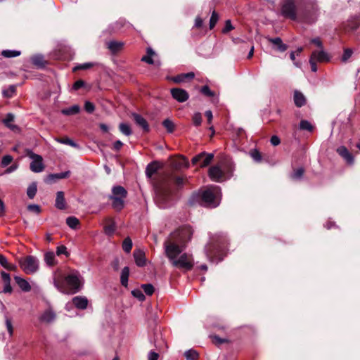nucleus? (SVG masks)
Wrapping results in <instances>:
<instances>
[{
    "instance_id": "1",
    "label": "nucleus",
    "mask_w": 360,
    "mask_h": 360,
    "mask_svg": "<svg viewBox=\"0 0 360 360\" xmlns=\"http://www.w3.org/2000/svg\"><path fill=\"white\" fill-rule=\"evenodd\" d=\"M193 231L190 226H182L174 231L164 243L165 253L172 264L179 269L190 270L193 266V259L191 255L183 253L185 243L191 240Z\"/></svg>"
},
{
    "instance_id": "2",
    "label": "nucleus",
    "mask_w": 360,
    "mask_h": 360,
    "mask_svg": "<svg viewBox=\"0 0 360 360\" xmlns=\"http://www.w3.org/2000/svg\"><path fill=\"white\" fill-rule=\"evenodd\" d=\"M319 8L315 1L307 2L302 10H299L294 0H283L281 15L293 21L312 24L319 15Z\"/></svg>"
},
{
    "instance_id": "3",
    "label": "nucleus",
    "mask_w": 360,
    "mask_h": 360,
    "mask_svg": "<svg viewBox=\"0 0 360 360\" xmlns=\"http://www.w3.org/2000/svg\"><path fill=\"white\" fill-rule=\"evenodd\" d=\"M83 283V277L76 270H71L63 278H56L53 280L56 288L64 294L78 292L82 288Z\"/></svg>"
},
{
    "instance_id": "4",
    "label": "nucleus",
    "mask_w": 360,
    "mask_h": 360,
    "mask_svg": "<svg viewBox=\"0 0 360 360\" xmlns=\"http://www.w3.org/2000/svg\"><path fill=\"white\" fill-rule=\"evenodd\" d=\"M171 184H174L176 189H179L184 185L185 179L182 176H173L169 178L165 185L160 186L156 188V201L162 208H165L169 205L173 193Z\"/></svg>"
},
{
    "instance_id": "5",
    "label": "nucleus",
    "mask_w": 360,
    "mask_h": 360,
    "mask_svg": "<svg viewBox=\"0 0 360 360\" xmlns=\"http://www.w3.org/2000/svg\"><path fill=\"white\" fill-rule=\"evenodd\" d=\"M221 195V193L219 187L212 186L202 193V205L207 207H216L219 205Z\"/></svg>"
},
{
    "instance_id": "6",
    "label": "nucleus",
    "mask_w": 360,
    "mask_h": 360,
    "mask_svg": "<svg viewBox=\"0 0 360 360\" xmlns=\"http://www.w3.org/2000/svg\"><path fill=\"white\" fill-rule=\"evenodd\" d=\"M19 266L27 274H32L39 269V260L37 257L29 255L18 260Z\"/></svg>"
},
{
    "instance_id": "7",
    "label": "nucleus",
    "mask_w": 360,
    "mask_h": 360,
    "mask_svg": "<svg viewBox=\"0 0 360 360\" xmlns=\"http://www.w3.org/2000/svg\"><path fill=\"white\" fill-rule=\"evenodd\" d=\"M29 158L32 160L30 168L34 173L41 172L44 169L42 157L32 152L28 153Z\"/></svg>"
},
{
    "instance_id": "8",
    "label": "nucleus",
    "mask_w": 360,
    "mask_h": 360,
    "mask_svg": "<svg viewBox=\"0 0 360 360\" xmlns=\"http://www.w3.org/2000/svg\"><path fill=\"white\" fill-rule=\"evenodd\" d=\"M213 158L214 154L203 152L193 157L192 159V163L195 165L200 162V167H205L210 164Z\"/></svg>"
},
{
    "instance_id": "9",
    "label": "nucleus",
    "mask_w": 360,
    "mask_h": 360,
    "mask_svg": "<svg viewBox=\"0 0 360 360\" xmlns=\"http://www.w3.org/2000/svg\"><path fill=\"white\" fill-rule=\"evenodd\" d=\"M206 255L207 258L211 262L218 263L223 259V257L225 255L224 250H222L219 246L214 248V250H210L208 248L206 249Z\"/></svg>"
},
{
    "instance_id": "10",
    "label": "nucleus",
    "mask_w": 360,
    "mask_h": 360,
    "mask_svg": "<svg viewBox=\"0 0 360 360\" xmlns=\"http://www.w3.org/2000/svg\"><path fill=\"white\" fill-rule=\"evenodd\" d=\"M208 175L211 180L214 181L219 182L226 180L224 171L218 165L211 167L208 171Z\"/></svg>"
},
{
    "instance_id": "11",
    "label": "nucleus",
    "mask_w": 360,
    "mask_h": 360,
    "mask_svg": "<svg viewBox=\"0 0 360 360\" xmlns=\"http://www.w3.org/2000/svg\"><path fill=\"white\" fill-rule=\"evenodd\" d=\"M170 91L173 98L180 103L186 101L189 98L188 92L183 89L173 88Z\"/></svg>"
},
{
    "instance_id": "12",
    "label": "nucleus",
    "mask_w": 360,
    "mask_h": 360,
    "mask_svg": "<svg viewBox=\"0 0 360 360\" xmlns=\"http://www.w3.org/2000/svg\"><path fill=\"white\" fill-rule=\"evenodd\" d=\"M336 151L338 153V155L341 156L348 165H352L354 164V156L345 146H341L338 147Z\"/></svg>"
},
{
    "instance_id": "13",
    "label": "nucleus",
    "mask_w": 360,
    "mask_h": 360,
    "mask_svg": "<svg viewBox=\"0 0 360 360\" xmlns=\"http://www.w3.org/2000/svg\"><path fill=\"white\" fill-rule=\"evenodd\" d=\"M56 314L51 308L46 309L39 316L41 323H50L56 320Z\"/></svg>"
},
{
    "instance_id": "14",
    "label": "nucleus",
    "mask_w": 360,
    "mask_h": 360,
    "mask_svg": "<svg viewBox=\"0 0 360 360\" xmlns=\"http://www.w3.org/2000/svg\"><path fill=\"white\" fill-rule=\"evenodd\" d=\"M311 57L319 63L328 62L330 60V55L323 49L313 51Z\"/></svg>"
},
{
    "instance_id": "15",
    "label": "nucleus",
    "mask_w": 360,
    "mask_h": 360,
    "mask_svg": "<svg viewBox=\"0 0 360 360\" xmlns=\"http://www.w3.org/2000/svg\"><path fill=\"white\" fill-rule=\"evenodd\" d=\"M221 168L222 169V170L224 171L225 179H228L233 176L235 166L233 162L231 160H225L223 162L222 167Z\"/></svg>"
},
{
    "instance_id": "16",
    "label": "nucleus",
    "mask_w": 360,
    "mask_h": 360,
    "mask_svg": "<svg viewBox=\"0 0 360 360\" xmlns=\"http://www.w3.org/2000/svg\"><path fill=\"white\" fill-rule=\"evenodd\" d=\"M72 304L79 309H85L88 306V300L84 296H76L72 300Z\"/></svg>"
},
{
    "instance_id": "17",
    "label": "nucleus",
    "mask_w": 360,
    "mask_h": 360,
    "mask_svg": "<svg viewBox=\"0 0 360 360\" xmlns=\"http://www.w3.org/2000/svg\"><path fill=\"white\" fill-rule=\"evenodd\" d=\"M136 264L142 267L146 265V259L145 253L141 250H135L133 253Z\"/></svg>"
},
{
    "instance_id": "18",
    "label": "nucleus",
    "mask_w": 360,
    "mask_h": 360,
    "mask_svg": "<svg viewBox=\"0 0 360 360\" xmlns=\"http://www.w3.org/2000/svg\"><path fill=\"white\" fill-rule=\"evenodd\" d=\"M195 77V75L193 72H188V73H183L178 75L176 76L172 77L170 78L172 81H173L175 83H181L184 82L188 80H191L193 79Z\"/></svg>"
},
{
    "instance_id": "19",
    "label": "nucleus",
    "mask_w": 360,
    "mask_h": 360,
    "mask_svg": "<svg viewBox=\"0 0 360 360\" xmlns=\"http://www.w3.org/2000/svg\"><path fill=\"white\" fill-rule=\"evenodd\" d=\"M132 117L137 125L143 129L144 131H149V126L146 120L137 113H133Z\"/></svg>"
},
{
    "instance_id": "20",
    "label": "nucleus",
    "mask_w": 360,
    "mask_h": 360,
    "mask_svg": "<svg viewBox=\"0 0 360 360\" xmlns=\"http://www.w3.org/2000/svg\"><path fill=\"white\" fill-rule=\"evenodd\" d=\"M14 118L15 116L13 114L8 113L6 115V117L2 120V122L6 127H8V129L13 131H17L19 130V127L17 125L12 124V122L14 121Z\"/></svg>"
},
{
    "instance_id": "21",
    "label": "nucleus",
    "mask_w": 360,
    "mask_h": 360,
    "mask_svg": "<svg viewBox=\"0 0 360 360\" xmlns=\"http://www.w3.org/2000/svg\"><path fill=\"white\" fill-rule=\"evenodd\" d=\"M110 195L113 197L125 199L127 195V191L123 186H115L112 187V195Z\"/></svg>"
},
{
    "instance_id": "22",
    "label": "nucleus",
    "mask_w": 360,
    "mask_h": 360,
    "mask_svg": "<svg viewBox=\"0 0 360 360\" xmlns=\"http://www.w3.org/2000/svg\"><path fill=\"white\" fill-rule=\"evenodd\" d=\"M55 206L59 210H65L66 207L64 193L63 191H58L56 193V198Z\"/></svg>"
},
{
    "instance_id": "23",
    "label": "nucleus",
    "mask_w": 360,
    "mask_h": 360,
    "mask_svg": "<svg viewBox=\"0 0 360 360\" xmlns=\"http://www.w3.org/2000/svg\"><path fill=\"white\" fill-rule=\"evenodd\" d=\"M293 99H294L295 105L298 108L302 107L306 103L305 96H304V94L302 93H301L299 91H295Z\"/></svg>"
},
{
    "instance_id": "24",
    "label": "nucleus",
    "mask_w": 360,
    "mask_h": 360,
    "mask_svg": "<svg viewBox=\"0 0 360 360\" xmlns=\"http://www.w3.org/2000/svg\"><path fill=\"white\" fill-rule=\"evenodd\" d=\"M109 199L112 200V207L117 211L122 210L124 207V199L110 195Z\"/></svg>"
},
{
    "instance_id": "25",
    "label": "nucleus",
    "mask_w": 360,
    "mask_h": 360,
    "mask_svg": "<svg viewBox=\"0 0 360 360\" xmlns=\"http://www.w3.org/2000/svg\"><path fill=\"white\" fill-rule=\"evenodd\" d=\"M14 279L19 288L24 292H29L31 290L30 283L20 276H15Z\"/></svg>"
},
{
    "instance_id": "26",
    "label": "nucleus",
    "mask_w": 360,
    "mask_h": 360,
    "mask_svg": "<svg viewBox=\"0 0 360 360\" xmlns=\"http://www.w3.org/2000/svg\"><path fill=\"white\" fill-rule=\"evenodd\" d=\"M44 262L49 266H53L57 264L56 255L53 252H47L44 254Z\"/></svg>"
},
{
    "instance_id": "27",
    "label": "nucleus",
    "mask_w": 360,
    "mask_h": 360,
    "mask_svg": "<svg viewBox=\"0 0 360 360\" xmlns=\"http://www.w3.org/2000/svg\"><path fill=\"white\" fill-rule=\"evenodd\" d=\"M124 46V43L117 41H110L108 43V48L110 51L115 53L120 51Z\"/></svg>"
},
{
    "instance_id": "28",
    "label": "nucleus",
    "mask_w": 360,
    "mask_h": 360,
    "mask_svg": "<svg viewBox=\"0 0 360 360\" xmlns=\"http://www.w3.org/2000/svg\"><path fill=\"white\" fill-rule=\"evenodd\" d=\"M129 276V269L128 266H125L122 269L120 275V283L124 287L128 286V279Z\"/></svg>"
},
{
    "instance_id": "29",
    "label": "nucleus",
    "mask_w": 360,
    "mask_h": 360,
    "mask_svg": "<svg viewBox=\"0 0 360 360\" xmlns=\"http://www.w3.org/2000/svg\"><path fill=\"white\" fill-rule=\"evenodd\" d=\"M80 107L78 105H73L69 108H64L61 110L62 114L65 115H73L79 113Z\"/></svg>"
},
{
    "instance_id": "30",
    "label": "nucleus",
    "mask_w": 360,
    "mask_h": 360,
    "mask_svg": "<svg viewBox=\"0 0 360 360\" xmlns=\"http://www.w3.org/2000/svg\"><path fill=\"white\" fill-rule=\"evenodd\" d=\"M269 41L277 46V49L281 52L285 51L288 48L287 45L283 44L281 39L279 37L271 38L269 39Z\"/></svg>"
},
{
    "instance_id": "31",
    "label": "nucleus",
    "mask_w": 360,
    "mask_h": 360,
    "mask_svg": "<svg viewBox=\"0 0 360 360\" xmlns=\"http://www.w3.org/2000/svg\"><path fill=\"white\" fill-rule=\"evenodd\" d=\"M31 61L35 66L38 68H44L45 66V60L43 56L35 55L31 58Z\"/></svg>"
},
{
    "instance_id": "32",
    "label": "nucleus",
    "mask_w": 360,
    "mask_h": 360,
    "mask_svg": "<svg viewBox=\"0 0 360 360\" xmlns=\"http://www.w3.org/2000/svg\"><path fill=\"white\" fill-rule=\"evenodd\" d=\"M158 169V166L156 162L150 163V164L148 165V166L146 167V175L148 178H150L154 174H155L157 172Z\"/></svg>"
},
{
    "instance_id": "33",
    "label": "nucleus",
    "mask_w": 360,
    "mask_h": 360,
    "mask_svg": "<svg viewBox=\"0 0 360 360\" xmlns=\"http://www.w3.org/2000/svg\"><path fill=\"white\" fill-rule=\"evenodd\" d=\"M37 186L36 182H32L27 189V195L30 199H33L36 195Z\"/></svg>"
},
{
    "instance_id": "34",
    "label": "nucleus",
    "mask_w": 360,
    "mask_h": 360,
    "mask_svg": "<svg viewBox=\"0 0 360 360\" xmlns=\"http://www.w3.org/2000/svg\"><path fill=\"white\" fill-rule=\"evenodd\" d=\"M56 141L58 142V143H63V144H65V145H68V146H70L73 148H79V146L75 143L74 141H72V139L68 138V137H65V138H59V139H56Z\"/></svg>"
},
{
    "instance_id": "35",
    "label": "nucleus",
    "mask_w": 360,
    "mask_h": 360,
    "mask_svg": "<svg viewBox=\"0 0 360 360\" xmlns=\"http://www.w3.org/2000/svg\"><path fill=\"white\" fill-rule=\"evenodd\" d=\"M66 223L68 226L72 229H77L78 226L79 225V221L75 217H68L66 219Z\"/></svg>"
},
{
    "instance_id": "36",
    "label": "nucleus",
    "mask_w": 360,
    "mask_h": 360,
    "mask_svg": "<svg viewBox=\"0 0 360 360\" xmlns=\"http://www.w3.org/2000/svg\"><path fill=\"white\" fill-rule=\"evenodd\" d=\"M188 161L185 158H181L174 160L173 165L176 169L188 167Z\"/></svg>"
},
{
    "instance_id": "37",
    "label": "nucleus",
    "mask_w": 360,
    "mask_h": 360,
    "mask_svg": "<svg viewBox=\"0 0 360 360\" xmlns=\"http://www.w3.org/2000/svg\"><path fill=\"white\" fill-rule=\"evenodd\" d=\"M184 356L186 360H196L198 358V353L194 349H188L185 352Z\"/></svg>"
},
{
    "instance_id": "38",
    "label": "nucleus",
    "mask_w": 360,
    "mask_h": 360,
    "mask_svg": "<svg viewBox=\"0 0 360 360\" xmlns=\"http://www.w3.org/2000/svg\"><path fill=\"white\" fill-rule=\"evenodd\" d=\"M120 131L125 136H130L132 134L130 126L127 123H120L119 125Z\"/></svg>"
},
{
    "instance_id": "39",
    "label": "nucleus",
    "mask_w": 360,
    "mask_h": 360,
    "mask_svg": "<svg viewBox=\"0 0 360 360\" xmlns=\"http://www.w3.org/2000/svg\"><path fill=\"white\" fill-rule=\"evenodd\" d=\"M1 55L5 58H13L20 55V51L16 50H4Z\"/></svg>"
},
{
    "instance_id": "40",
    "label": "nucleus",
    "mask_w": 360,
    "mask_h": 360,
    "mask_svg": "<svg viewBox=\"0 0 360 360\" xmlns=\"http://www.w3.org/2000/svg\"><path fill=\"white\" fill-rule=\"evenodd\" d=\"M122 248L125 252H127V253L130 252V251L132 248V241L129 237H127L124 240V241L122 243Z\"/></svg>"
},
{
    "instance_id": "41",
    "label": "nucleus",
    "mask_w": 360,
    "mask_h": 360,
    "mask_svg": "<svg viewBox=\"0 0 360 360\" xmlns=\"http://www.w3.org/2000/svg\"><path fill=\"white\" fill-rule=\"evenodd\" d=\"M70 174V171H66L60 173L52 174L49 176L51 179H61L68 178Z\"/></svg>"
},
{
    "instance_id": "42",
    "label": "nucleus",
    "mask_w": 360,
    "mask_h": 360,
    "mask_svg": "<svg viewBox=\"0 0 360 360\" xmlns=\"http://www.w3.org/2000/svg\"><path fill=\"white\" fill-rule=\"evenodd\" d=\"M162 125L169 133H172L174 130V124L169 119H166L162 122Z\"/></svg>"
},
{
    "instance_id": "43",
    "label": "nucleus",
    "mask_w": 360,
    "mask_h": 360,
    "mask_svg": "<svg viewBox=\"0 0 360 360\" xmlns=\"http://www.w3.org/2000/svg\"><path fill=\"white\" fill-rule=\"evenodd\" d=\"M304 170L302 167H300L297 169H295L293 173L291 174V178L294 180H299L300 179L303 174H304Z\"/></svg>"
},
{
    "instance_id": "44",
    "label": "nucleus",
    "mask_w": 360,
    "mask_h": 360,
    "mask_svg": "<svg viewBox=\"0 0 360 360\" xmlns=\"http://www.w3.org/2000/svg\"><path fill=\"white\" fill-rule=\"evenodd\" d=\"M94 65L95 64L94 63H91V62L79 64L73 68V71H76V70H87L89 68L94 67Z\"/></svg>"
},
{
    "instance_id": "45",
    "label": "nucleus",
    "mask_w": 360,
    "mask_h": 360,
    "mask_svg": "<svg viewBox=\"0 0 360 360\" xmlns=\"http://www.w3.org/2000/svg\"><path fill=\"white\" fill-rule=\"evenodd\" d=\"M141 288L147 295H152L154 292V287L150 283L141 285Z\"/></svg>"
},
{
    "instance_id": "46",
    "label": "nucleus",
    "mask_w": 360,
    "mask_h": 360,
    "mask_svg": "<svg viewBox=\"0 0 360 360\" xmlns=\"http://www.w3.org/2000/svg\"><path fill=\"white\" fill-rule=\"evenodd\" d=\"M218 20H219V15L217 14V13L216 11H214L212 12L210 19V28L211 30L214 28V27L217 24Z\"/></svg>"
},
{
    "instance_id": "47",
    "label": "nucleus",
    "mask_w": 360,
    "mask_h": 360,
    "mask_svg": "<svg viewBox=\"0 0 360 360\" xmlns=\"http://www.w3.org/2000/svg\"><path fill=\"white\" fill-rule=\"evenodd\" d=\"M300 127L302 130H307L309 131H311L313 129V126L307 120H302L300 123Z\"/></svg>"
},
{
    "instance_id": "48",
    "label": "nucleus",
    "mask_w": 360,
    "mask_h": 360,
    "mask_svg": "<svg viewBox=\"0 0 360 360\" xmlns=\"http://www.w3.org/2000/svg\"><path fill=\"white\" fill-rule=\"evenodd\" d=\"M104 231H105V234H107L108 236H112L114 233L115 231V223L112 222V223L106 225L104 227Z\"/></svg>"
},
{
    "instance_id": "49",
    "label": "nucleus",
    "mask_w": 360,
    "mask_h": 360,
    "mask_svg": "<svg viewBox=\"0 0 360 360\" xmlns=\"http://www.w3.org/2000/svg\"><path fill=\"white\" fill-rule=\"evenodd\" d=\"M132 295L137 298L139 301H143L145 300V295L140 289H135L131 291Z\"/></svg>"
},
{
    "instance_id": "50",
    "label": "nucleus",
    "mask_w": 360,
    "mask_h": 360,
    "mask_svg": "<svg viewBox=\"0 0 360 360\" xmlns=\"http://www.w3.org/2000/svg\"><path fill=\"white\" fill-rule=\"evenodd\" d=\"M13 158L11 155H4L2 159H1V165L3 167H7L10 163L12 162Z\"/></svg>"
},
{
    "instance_id": "51",
    "label": "nucleus",
    "mask_w": 360,
    "mask_h": 360,
    "mask_svg": "<svg viewBox=\"0 0 360 360\" xmlns=\"http://www.w3.org/2000/svg\"><path fill=\"white\" fill-rule=\"evenodd\" d=\"M195 126H200L202 123V115L200 112H195L192 117Z\"/></svg>"
},
{
    "instance_id": "52",
    "label": "nucleus",
    "mask_w": 360,
    "mask_h": 360,
    "mask_svg": "<svg viewBox=\"0 0 360 360\" xmlns=\"http://www.w3.org/2000/svg\"><path fill=\"white\" fill-rule=\"evenodd\" d=\"M148 56H145L142 58L141 60L148 64H153V60L151 58V55L154 54L153 51L151 49H148Z\"/></svg>"
},
{
    "instance_id": "53",
    "label": "nucleus",
    "mask_w": 360,
    "mask_h": 360,
    "mask_svg": "<svg viewBox=\"0 0 360 360\" xmlns=\"http://www.w3.org/2000/svg\"><path fill=\"white\" fill-rule=\"evenodd\" d=\"M201 93L206 96L212 97L214 96V93L210 90L208 86L205 85L201 88Z\"/></svg>"
},
{
    "instance_id": "54",
    "label": "nucleus",
    "mask_w": 360,
    "mask_h": 360,
    "mask_svg": "<svg viewBox=\"0 0 360 360\" xmlns=\"http://www.w3.org/2000/svg\"><path fill=\"white\" fill-rule=\"evenodd\" d=\"M5 323H6V327L7 328V330L9 333V335H10V337H11L13 333V324H12L11 319H8V317H6V320H5Z\"/></svg>"
},
{
    "instance_id": "55",
    "label": "nucleus",
    "mask_w": 360,
    "mask_h": 360,
    "mask_svg": "<svg viewBox=\"0 0 360 360\" xmlns=\"http://www.w3.org/2000/svg\"><path fill=\"white\" fill-rule=\"evenodd\" d=\"M84 109L89 113H92L95 110L94 105L90 101H86L84 103Z\"/></svg>"
},
{
    "instance_id": "56",
    "label": "nucleus",
    "mask_w": 360,
    "mask_h": 360,
    "mask_svg": "<svg viewBox=\"0 0 360 360\" xmlns=\"http://www.w3.org/2000/svg\"><path fill=\"white\" fill-rule=\"evenodd\" d=\"M352 50L350 49H345L343 55L342 56V60L344 62L347 61L352 56Z\"/></svg>"
},
{
    "instance_id": "57",
    "label": "nucleus",
    "mask_w": 360,
    "mask_h": 360,
    "mask_svg": "<svg viewBox=\"0 0 360 360\" xmlns=\"http://www.w3.org/2000/svg\"><path fill=\"white\" fill-rule=\"evenodd\" d=\"M233 29H234V27L232 25L231 20H226L225 26H224V29L222 30V32L223 33H227V32H229V31H231V30H232Z\"/></svg>"
},
{
    "instance_id": "58",
    "label": "nucleus",
    "mask_w": 360,
    "mask_h": 360,
    "mask_svg": "<svg viewBox=\"0 0 360 360\" xmlns=\"http://www.w3.org/2000/svg\"><path fill=\"white\" fill-rule=\"evenodd\" d=\"M56 254L57 255H65L66 256H68L69 255L67 251V248L64 245H60L57 248Z\"/></svg>"
},
{
    "instance_id": "59",
    "label": "nucleus",
    "mask_w": 360,
    "mask_h": 360,
    "mask_svg": "<svg viewBox=\"0 0 360 360\" xmlns=\"http://www.w3.org/2000/svg\"><path fill=\"white\" fill-rule=\"evenodd\" d=\"M250 155L252 158V159L256 162H259L262 159L259 152L257 150H252L250 153Z\"/></svg>"
},
{
    "instance_id": "60",
    "label": "nucleus",
    "mask_w": 360,
    "mask_h": 360,
    "mask_svg": "<svg viewBox=\"0 0 360 360\" xmlns=\"http://www.w3.org/2000/svg\"><path fill=\"white\" fill-rule=\"evenodd\" d=\"M27 210L30 212H34L36 213H39L41 212L40 207L38 205L31 204L27 206Z\"/></svg>"
},
{
    "instance_id": "61",
    "label": "nucleus",
    "mask_w": 360,
    "mask_h": 360,
    "mask_svg": "<svg viewBox=\"0 0 360 360\" xmlns=\"http://www.w3.org/2000/svg\"><path fill=\"white\" fill-rule=\"evenodd\" d=\"M1 276L2 281H4V283H11V277H10L9 274H8L5 271H1Z\"/></svg>"
},
{
    "instance_id": "62",
    "label": "nucleus",
    "mask_w": 360,
    "mask_h": 360,
    "mask_svg": "<svg viewBox=\"0 0 360 360\" xmlns=\"http://www.w3.org/2000/svg\"><path fill=\"white\" fill-rule=\"evenodd\" d=\"M84 84H85L83 80L79 79V80L76 81L74 83L72 88L74 90H78L79 89L84 86Z\"/></svg>"
},
{
    "instance_id": "63",
    "label": "nucleus",
    "mask_w": 360,
    "mask_h": 360,
    "mask_svg": "<svg viewBox=\"0 0 360 360\" xmlns=\"http://www.w3.org/2000/svg\"><path fill=\"white\" fill-rule=\"evenodd\" d=\"M311 43L316 45L317 47L320 48L321 49H323V44L322 41L319 37L314 38L311 40Z\"/></svg>"
},
{
    "instance_id": "64",
    "label": "nucleus",
    "mask_w": 360,
    "mask_h": 360,
    "mask_svg": "<svg viewBox=\"0 0 360 360\" xmlns=\"http://www.w3.org/2000/svg\"><path fill=\"white\" fill-rule=\"evenodd\" d=\"M158 354L155 352L150 351L148 353V360H158Z\"/></svg>"
}]
</instances>
